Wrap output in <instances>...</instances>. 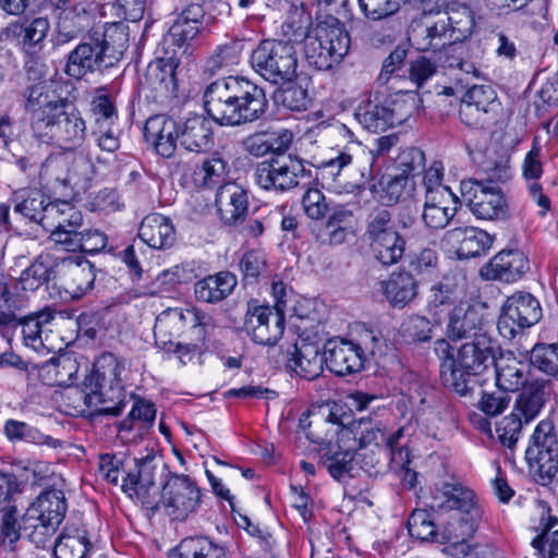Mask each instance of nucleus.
Segmentation results:
<instances>
[{
    "instance_id": "49530a36",
    "label": "nucleus",
    "mask_w": 558,
    "mask_h": 558,
    "mask_svg": "<svg viewBox=\"0 0 558 558\" xmlns=\"http://www.w3.org/2000/svg\"><path fill=\"white\" fill-rule=\"evenodd\" d=\"M354 116L365 130L373 133L385 132L392 128L385 102L365 100L357 106Z\"/></svg>"
},
{
    "instance_id": "f257e3e1",
    "label": "nucleus",
    "mask_w": 558,
    "mask_h": 558,
    "mask_svg": "<svg viewBox=\"0 0 558 558\" xmlns=\"http://www.w3.org/2000/svg\"><path fill=\"white\" fill-rule=\"evenodd\" d=\"M204 107L218 124L238 126L260 119L268 108L263 87L242 76H228L209 84Z\"/></svg>"
},
{
    "instance_id": "a878e982",
    "label": "nucleus",
    "mask_w": 558,
    "mask_h": 558,
    "mask_svg": "<svg viewBox=\"0 0 558 558\" xmlns=\"http://www.w3.org/2000/svg\"><path fill=\"white\" fill-rule=\"evenodd\" d=\"M529 270V260L518 250H505L496 254L481 270V277L486 280L513 282Z\"/></svg>"
},
{
    "instance_id": "b1692460",
    "label": "nucleus",
    "mask_w": 558,
    "mask_h": 558,
    "mask_svg": "<svg viewBox=\"0 0 558 558\" xmlns=\"http://www.w3.org/2000/svg\"><path fill=\"white\" fill-rule=\"evenodd\" d=\"M446 25L439 19L435 22L415 21L409 27L408 40L416 50L441 53L444 47L452 48L453 44Z\"/></svg>"
},
{
    "instance_id": "3c124183",
    "label": "nucleus",
    "mask_w": 558,
    "mask_h": 558,
    "mask_svg": "<svg viewBox=\"0 0 558 558\" xmlns=\"http://www.w3.org/2000/svg\"><path fill=\"white\" fill-rule=\"evenodd\" d=\"M437 322H432L425 316L411 315L399 327L400 337L408 343L428 342L433 339Z\"/></svg>"
},
{
    "instance_id": "bb28decb",
    "label": "nucleus",
    "mask_w": 558,
    "mask_h": 558,
    "mask_svg": "<svg viewBox=\"0 0 558 558\" xmlns=\"http://www.w3.org/2000/svg\"><path fill=\"white\" fill-rule=\"evenodd\" d=\"M458 198L450 189H440L425 195L422 220L426 228L445 229L458 210Z\"/></svg>"
},
{
    "instance_id": "5701e85b",
    "label": "nucleus",
    "mask_w": 558,
    "mask_h": 558,
    "mask_svg": "<svg viewBox=\"0 0 558 558\" xmlns=\"http://www.w3.org/2000/svg\"><path fill=\"white\" fill-rule=\"evenodd\" d=\"M324 362L338 376L354 374L364 366V349L349 340L330 341L324 352Z\"/></svg>"
},
{
    "instance_id": "1a4fd4ad",
    "label": "nucleus",
    "mask_w": 558,
    "mask_h": 558,
    "mask_svg": "<svg viewBox=\"0 0 558 558\" xmlns=\"http://www.w3.org/2000/svg\"><path fill=\"white\" fill-rule=\"evenodd\" d=\"M87 135V126L81 112L60 109L33 136L38 141L66 151L81 147Z\"/></svg>"
},
{
    "instance_id": "5fc2aeb1",
    "label": "nucleus",
    "mask_w": 558,
    "mask_h": 558,
    "mask_svg": "<svg viewBox=\"0 0 558 558\" xmlns=\"http://www.w3.org/2000/svg\"><path fill=\"white\" fill-rule=\"evenodd\" d=\"M23 533L36 547L44 548L50 542L59 525L44 518L25 512L22 515Z\"/></svg>"
},
{
    "instance_id": "dca6fc26",
    "label": "nucleus",
    "mask_w": 558,
    "mask_h": 558,
    "mask_svg": "<svg viewBox=\"0 0 558 558\" xmlns=\"http://www.w3.org/2000/svg\"><path fill=\"white\" fill-rule=\"evenodd\" d=\"M245 329L252 340L263 345H274L284 331V314L269 306L248 308L245 318Z\"/></svg>"
},
{
    "instance_id": "412c9836",
    "label": "nucleus",
    "mask_w": 558,
    "mask_h": 558,
    "mask_svg": "<svg viewBox=\"0 0 558 558\" xmlns=\"http://www.w3.org/2000/svg\"><path fill=\"white\" fill-rule=\"evenodd\" d=\"M428 506L433 511L469 512L481 510L473 490L459 482H444L430 490Z\"/></svg>"
},
{
    "instance_id": "423d86ee",
    "label": "nucleus",
    "mask_w": 558,
    "mask_h": 558,
    "mask_svg": "<svg viewBox=\"0 0 558 558\" xmlns=\"http://www.w3.org/2000/svg\"><path fill=\"white\" fill-rule=\"evenodd\" d=\"M329 424L337 426H345L347 424L330 412L326 418H318L308 424L307 438L322 446L319 450V463L325 466L329 474L337 481H341L345 474L353 476L352 472L355 466V452L351 450H340L331 444L333 434L337 428L328 429L322 433Z\"/></svg>"
},
{
    "instance_id": "2eb2a0df",
    "label": "nucleus",
    "mask_w": 558,
    "mask_h": 558,
    "mask_svg": "<svg viewBox=\"0 0 558 558\" xmlns=\"http://www.w3.org/2000/svg\"><path fill=\"white\" fill-rule=\"evenodd\" d=\"M190 324L197 332H203L198 315L192 310L168 308L160 313L155 322V343L163 351L170 352L174 347V340L184 331Z\"/></svg>"
},
{
    "instance_id": "a19ab883",
    "label": "nucleus",
    "mask_w": 558,
    "mask_h": 558,
    "mask_svg": "<svg viewBox=\"0 0 558 558\" xmlns=\"http://www.w3.org/2000/svg\"><path fill=\"white\" fill-rule=\"evenodd\" d=\"M68 504L62 490L49 488L44 490L25 512L54 522L60 525L65 517Z\"/></svg>"
},
{
    "instance_id": "ddd939ff",
    "label": "nucleus",
    "mask_w": 558,
    "mask_h": 558,
    "mask_svg": "<svg viewBox=\"0 0 558 558\" xmlns=\"http://www.w3.org/2000/svg\"><path fill=\"white\" fill-rule=\"evenodd\" d=\"M201 504V490L194 480L184 474H169L161 487V507L172 520L183 521Z\"/></svg>"
},
{
    "instance_id": "58836bf2",
    "label": "nucleus",
    "mask_w": 558,
    "mask_h": 558,
    "mask_svg": "<svg viewBox=\"0 0 558 558\" xmlns=\"http://www.w3.org/2000/svg\"><path fill=\"white\" fill-rule=\"evenodd\" d=\"M238 284L235 275L220 271L209 275L194 284V293L198 301L218 303L228 298Z\"/></svg>"
},
{
    "instance_id": "79ce46f5",
    "label": "nucleus",
    "mask_w": 558,
    "mask_h": 558,
    "mask_svg": "<svg viewBox=\"0 0 558 558\" xmlns=\"http://www.w3.org/2000/svg\"><path fill=\"white\" fill-rule=\"evenodd\" d=\"M92 548L87 531L83 527L66 525L58 536L54 548V558H86Z\"/></svg>"
},
{
    "instance_id": "20e7f679",
    "label": "nucleus",
    "mask_w": 558,
    "mask_h": 558,
    "mask_svg": "<svg viewBox=\"0 0 558 558\" xmlns=\"http://www.w3.org/2000/svg\"><path fill=\"white\" fill-rule=\"evenodd\" d=\"M351 38L337 19L325 21L304 38V56L310 66L329 71L339 65L350 50Z\"/></svg>"
},
{
    "instance_id": "4c0bfd02",
    "label": "nucleus",
    "mask_w": 558,
    "mask_h": 558,
    "mask_svg": "<svg viewBox=\"0 0 558 558\" xmlns=\"http://www.w3.org/2000/svg\"><path fill=\"white\" fill-rule=\"evenodd\" d=\"M90 13L81 4L62 10L58 15L56 45H64L77 38L90 25Z\"/></svg>"
},
{
    "instance_id": "f3484780",
    "label": "nucleus",
    "mask_w": 558,
    "mask_h": 558,
    "mask_svg": "<svg viewBox=\"0 0 558 558\" xmlns=\"http://www.w3.org/2000/svg\"><path fill=\"white\" fill-rule=\"evenodd\" d=\"M204 16L205 11L201 4H189L178 14L160 45L181 57L190 41L199 34Z\"/></svg>"
},
{
    "instance_id": "680f3d73",
    "label": "nucleus",
    "mask_w": 558,
    "mask_h": 558,
    "mask_svg": "<svg viewBox=\"0 0 558 558\" xmlns=\"http://www.w3.org/2000/svg\"><path fill=\"white\" fill-rule=\"evenodd\" d=\"M64 240L72 246L71 252H85L95 254L100 252L107 244L106 234L98 230L84 228L81 234L64 235Z\"/></svg>"
},
{
    "instance_id": "c9c22d12",
    "label": "nucleus",
    "mask_w": 558,
    "mask_h": 558,
    "mask_svg": "<svg viewBox=\"0 0 558 558\" xmlns=\"http://www.w3.org/2000/svg\"><path fill=\"white\" fill-rule=\"evenodd\" d=\"M380 288L393 307L403 308L416 298L418 284L410 271L400 270L383 280Z\"/></svg>"
},
{
    "instance_id": "7c9ffc66",
    "label": "nucleus",
    "mask_w": 558,
    "mask_h": 558,
    "mask_svg": "<svg viewBox=\"0 0 558 558\" xmlns=\"http://www.w3.org/2000/svg\"><path fill=\"white\" fill-rule=\"evenodd\" d=\"M493 365L496 371V385L504 391H517L526 386L530 364L518 359L513 352H501Z\"/></svg>"
},
{
    "instance_id": "6ab92c4d",
    "label": "nucleus",
    "mask_w": 558,
    "mask_h": 558,
    "mask_svg": "<svg viewBox=\"0 0 558 558\" xmlns=\"http://www.w3.org/2000/svg\"><path fill=\"white\" fill-rule=\"evenodd\" d=\"M494 241L488 232L475 227L452 228L445 232L441 244L454 252L460 259L486 253Z\"/></svg>"
},
{
    "instance_id": "4468645a",
    "label": "nucleus",
    "mask_w": 558,
    "mask_h": 558,
    "mask_svg": "<svg viewBox=\"0 0 558 558\" xmlns=\"http://www.w3.org/2000/svg\"><path fill=\"white\" fill-rule=\"evenodd\" d=\"M22 96L23 108L29 116L33 135L40 130L51 116L66 107V99L62 98L53 85L47 82L27 86Z\"/></svg>"
},
{
    "instance_id": "e433bc0d",
    "label": "nucleus",
    "mask_w": 558,
    "mask_h": 558,
    "mask_svg": "<svg viewBox=\"0 0 558 558\" xmlns=\"http://www.w3.org/2000/svg\"><path fill=\"white\" fill-rule=\"evenodd\" d=\"M180 144L190 151L201 153L213 144L210 122L201 114L186 118L180 125Z\"/></svg>"
},
{
    "instance_id": "a18cd8bd",
    "label": "nucleus",
    "mask_w": 558,
    "mask_h": 558,
    "mask_svg": "<svg viewBox=\"0 0 558 558\" xmlns=\"http://www.w3.org/2000/svg\"><path fill=\"white\" fill-rule=\"evenodd\" d=\"M56 278L53 262L49 255H39L22 271L20 283L25 291H36L38 288Z\"/></svg>"
},
{
    "instance_id": "774afa93",
    "label": "nucleus",
    "mask_w": 558,
    "mask_h": 558,
    "mask_svg": "<svg viewBox=\"0 0 558 558\" xmlns=\"http://www.w3.org/2000/svg\"><path fill=\"white\" fill-rule=\"evenodd\" d=\"M396 167L400 174H407L414 179L425 167V155L416 147L404 148L396 159Z\"/></svg>"
},
{
    "instance_id": "37998d69",
    "label": "nucleus",
    "mask_w": 558,
    "mask_h": 558,
    "mask_svg": "<svg viewBox=\"0 0 558 558\" xmlns=\"http://www.w3.org/2000/svg\"><path fill=\"white\" fill-rule=\"evenodd\" d=\"M359 160L348 150L338 151L336 157L329 160L322 161L317 166V180H322L323 185H327L330 189L340 190L345 189V182L343 179L347 169Z\"/></svg>"
},
{
    "instance_id": "c03bdc74",
    "label": "nucleus",
    "mask_w": 558,
    "mask_h": 558,
    "mask_svg": "<svg viewBox=\"0 0 558 558\" xmlns=\"http://www.w3.org/2000/svg\"><path fill=\"white\" fill-rule=\"evenodd\" d=\"M482 510L454 512L442 531V538L452 544H463L473 536L478 527Z\"/></svg>"
},
{
    "instance_id": "f704fd0d",
    "label": "nucleus",
    "mask_w": 558,
    "mask_h": 558,
    "mask_svg": "<svg viewBox=\"0 0 558 558\" xmlns=\"http://www.w3.org/2000/svg\"><path fill=\"white\" fill-rule=\"evenodd\" d=\"M11 201L15 215H20L31 222L43 225L50 201L41 190L36 187L16 190L13 192Z\"/></svg>"
},
{
    "instance_id": "ea45409f",
    "label": "nucleus",
    "mask_w": 558,
    "mask_h": 558,
    "mask_svg": "<svg viewBox=\"0 0 558 558\" xmlns=\"http://www.w3.org/2000/svg\"><path fill=\"white\" fill-rule=\"evenodd\" d=\"M106 62L95 43H83L69 54L65 72L71 77L81 78L88 72L107 68Z\"/></svg>"
},
{
    "instance_id": "aec40b11",
    "label": "nucleus",
    "mask_w": 558,
    "mask_h": 558,
    "mask_svg": "<svg viewBox=\"0 0 558 558\" xmlns=\"http://www.w3.org/2000/svg\"><path fill=\"white\" fill-rule=\"evenodd\" d=\"M324 353L317 343L300 339L286 352V368L300 378L313 380L323 373Z\"/></svg>"
},
{
    "instance_id": "cd10ccee",
    "label": "nucleus",
    "mask_w": 558,
    "mask_h": 558,
    "mask_svg": "<svg viewBox=\"0 0 558 558\" xmlns=\"http://www.w3.org/2000/svg\"><path fill=\"white\" fill-rule=\"evenodd\" d=\"M216 207L220 219L229 226L242 222L248 210L245 190L235 183L221 185L216 193Z\"/></svg>"
},
{
    "instance_id": "052dcab7",
    "label": "nucleus",
    "mask_w": 558,
    "mask_h": 558,
    "mask_svg": "<svg viewBox=\"0 0 558 558\" xmlns=\"http://www.w3.org/2000/svg\"><path fill=\"white\" fill-rule=\"evenodd\" d=\"M439 20L447 24L446 28L450 33L451 38H453V44L465 39L471 35L474 27L472 12L466 7L453 10L450 14L439 17Z\"/></svg>"
},
{
    "instance_id": "4be33fe9",
    "label": "nucleus",
    "mask_w": 558,
    "mask_h": 558,
    "mask_svg": "<svg viewBox=\"0 0 558 558\" xmlns=\"http://www.w3.org/2000/svg\"><path fill=\"white\" fill-rule=\"evenodd\" d=\"M54 319V312L46 308L22 318L17 317V322L11 327L21 326L25 345L37 352L44 349L51 351L53 345L50 338Z\"/></svg>"
},
{
    "instance_id": "09e8293b",
    "label": "nucleus",
    "mask_w": 558,
    "mask_h": 558,
    "mask_svg": "<svg viewBox=\"0 0 558 558\" xmlns=\"http://www.w3.org/2000/svg\"><path fill=\"white\" fill-rule=\"evenodd\" d=\"M242 40H231L216 48L205 63V72L211 75L239 64L243 51Z\"/></svg>"
},
{
    "instance_id": "6e6552de",
    "label": "nucleus",
    "mask_w": 558,
    "mask_h": 558,
    "mask_svg": "<svg viewBox=\"0 0 558 558\" xmlns=\"http://www.w3.org/2000/svg\"><path fill=\"white\" fill-rule=\"evenodd\" d=\"M305 171L303 160L296 155L277 154L256 165L254 180L265 191L282 193L295 189Z\"/></svg>"
},
{
    "instance_id": "c756f323",
    "label": "nucleus",
    "mask_w": 558,
    "mask_h": 558,
    "mask_svg": "<svg viewBox=\"0 0 558 558\" xmlns=\"http://www.w3.org/2000/svg\"><path fill=\"white\" fill-rule=\"evenodd\" d=\"M59 266L64 289L72 298L81 299L93 289L96 276L94 265L89 260L69 257Z\"/></svg>"
},
{
    "instance_id": "c85d7f7f",
    "label": "nucleus",
    "mask_w": 558,
    "mask_h": 558,
    "mask_svg": "<svg viewBox=\"0 0 558 558\" xmlns=\"http://www.w3.org/2000/svg\"><path fill=\"white\" fill-rule=\"evenodd\" d=\"M144 135L146 141L154 145L156 151L165 158L174 154L177 142L180 141L179 125L163 114L150 117L146 121Z\"/></svg>"
},
{
    "instance_id": "7ed1b4c3",
    "label": "nucleus",
    "mask_w": 558,
    "mask_h": 558,
    "mask_svg": "<svg viewBox=\"0 0 558 558\" xmlns=\"http://www.w3.org/2000/svg\"><path fill=\"white\" fill-rule=\"evenodd\" d=\"M122 369L123 366L114 354L102 353L95 369L83 381L85 404L97 408L104 414H121L125 407L124 395L119 386Z\"/></svg>"
},
{
    "instance_id": "13d9d810",
    "label": "nucleus",
    "mask_w": 558,
    "mask_h": 558,
    "mask_svg": "<svg viewBox=\"0 0 558 558\" xmlns=\"http://www.w3.org/2000/svg\"><path fill=\"white\" fill-rule=\"evenodd\" d=\"M392 128L405 122L416 108V97L410 92H399L385 101Z\"/></svg>"
},
{
    "instance_id": "de8ad7c7",
    "label": "nucleus",
    "mask_w": 558,
    "mask_h": 558,
    "mask_svg": "<svg viewBox=\"0 0 558 558\" xmlns=\"http://www.w3.org/2000/svg\"><path fill=\"white\" fill-rule=\"evenodd\" d=\"M50 29L47 17H36L25 24L13 23L7 27L8 33L22 36V44L26 51L39 47Z\"/></svg>"
},
{
    "instance_id": "e2e57ef3",
    "label": "nucleus",
    "mask_w": 558,
    "mask_h": 558,
    "mask_svg": "<svg viewBox=\"0 0 558 558\" xmlns=\"http://www.w3.org/2000/svg\"><path fill=\"white\" fill-rule=\"evenodd\" d=\"M530 363L548 375H556L558 373V345L535 344L531 351Z\"/></svg>"
},
{
    "instance_id": "603ef678",
    "label": "nucleus",
    "mask_w": 558,
    "mask_h": 558,
    "mask_svg": "<svg viewBox=\"0 0 558 558\" xmlns=\"http://www.w3.org/2000/svg\"><path fill=\"white\" fill-rule=\"evenodd\" d=\"M15 284L0 275V327H11L17 322L16 312L22 308V299L13 292Z\"/></svg>"
},
{
    "instance_id": "864d4df0",
    "label": "nucleus",
    "mask_w": 558,
    "mask_h": 558,
    "mask_svg": "<svg viewBox=\"0 0 558 558\" xmlns=\"http://www.w3.org/2000/svg\"><path fill=\"white\" fill-rule=\"evenodd\" d=\"M544 405V390L541 385L533 383L523 387L519 395L513 412L518 413L525 423L531 422Z\"/></svg>"
},
{
    "instance_id": "bf43d9fd",
    "label": "nucleus",
    "mask_w": 558,
    "mask_h": 558,
    "mask_svg": "<svg viewBox=\"0 0 558 558\" xmlns=\"http://www.w3.org/2000/svg\"><path fill=\"white\" fill-rule=\"evenodd\" d=\"M23 522L19 521L15 507L4 509L0 520V548L8 551L16 549L21 539Z\"/></svg>"
},
{
    "instance_id": "69168bd1",
    "label": "nucleus",
    "mask_w": 558,
    "mask_h": 558,
    "mask_svg": "<svg viewBox=\"0 0 558 558\" xmlns=\"http://www.w3.org/2000/svg\"><path fill=\"white\" fill-rule=\"evenodd\" d=\"M415 187L414 179L407 174H396L384 186L383 198L389 204H396L412 195Z\"/></svg>"
},
{
    "instance_id": "4d7b16f0",
    "label": "nucleus",
    "mask_w": 558,
    "mask_h": 558,
    "mask_svg": "<svg viewBox=\"0 0 558 558\" xmlns=\"http://www.w3.org/2000/svg\"><path fill=\"white\" fill-rule=\"evenodd\" d=\"M180 558H226L225 548L207 537L183 539L179 545Z\"/></svg>"
},
{
    "instance_id": "f8f14e48",
    "label": "nucleus",
    "mask_w": 558,
    "mask_h": 558,
    "mask_svg": "<svg viewBox=\"0 0 558 558\" xmlns=\"http://www.w3.org/2000/svg\"><path fill=\"white\" fill-rule=\"evenodd\" d=\"M542 318L539 302L527 292L512 294L505 302L498 318L500 336L511 340Z\"/></svg>"
},
{
    "instance_id": "393cba45",
    "label": "nucleus",
    "mask_w": 558,
    "mask_h": 558,
    "mask_svg": "<svg viewBox=\"0 0 558 558\" xmlns=\"http://www.w3.org/2000/svg\"><path fill=\"white\" fill-rule=\"evenodd\" d=\"M156 60L149 63L145 83L155 92L163 95L175 88V70L180 63V56L174 50L165 49L158 45Z\"/></svg>"
},
{
    "instance_id": "6e6d98bb",
    "label": "nucleus",
    "mask_w": 558,
    "mask_h": 558,
    "mask_svg": "<svg viewBox=\"0 0 558 558\" xmlns=\"http://www.w3.org/2000/svg\"><path fill=\"white\" fill-rule=\"evenodd\" d=\"M90 112L99 129L111 126L118 119V111L112 97L107 93V87L96 89L90 100Z\"/></svg>"
},
{
    "instance_id": "f03ea898",
    "label": "nucleus",
    "mask_w": 558,
    "mask_h": 558,
    "mask_svg": "<svg viewBox=\"0 0 558 558\" xmlns=\"http://www.w3.org/2000/svg\"><path fill=\"white\" fill-rule=\"evenodd\" d=\"M499 347L488 335H478L463 343L453 353V348L445 339L434 342V352L440 360L442 385L460 396L470 395L482 375L496 359Z\"/></svg>"
},
{
    "instance_id": "a211bd4d",
    "label": "nucleus",
    "mask_w": 558,
    "mask_h": 558,
    "mask_svg": "<svg viewBox=\"0 0 558 558\" xmlns=\"http://www.w3.org/2000/svg\"><path fill=\"white\" fill-rule=\"evenodd\" d=\"M137 472L129 473L122 489L131 498H135L144 508L157 511L161 507V490L156 486L151 460L145 459L136 463Z\"/></svg>"
},
{
    "instance_id": "338daca9",
    "label": "nucleus",
    "mask_w": 558,
    "mask_h": 558,
    "mask_svg": "<svg viewBox=\"0 0 558 558\" xmlns=\"http://www.w3.org/2000/svg\"><path fill=\"white\" fill-rule=\"evenodd\" d=\"M277 100L287 109L292 111H305L311 105L308 92L301 85H289L279 90Z\"/></svg>"
},
{
    "instance_id": "9b49d317",
    "label": "nucleus",
    "mask_w": 558,
    "mask_h": 558,
    "mask_svg": "<svg viewBox=\"0 0 558 558\" xmlns=\"http://www.w3.org/2000/svg\"><path fill=\"white\" fill-rule=\"evenodd\" d=\"M460 191L477 219L506 220L510 217L508 202L496 183L468 179L461 182Z\"/></svg>"
},
{
    "instance_id": "8fccbe9b",
    "label": "nucleus",
    "mask_w": 558,
    "mask_h": 558,
    "mask_svg": "<svg viewBox=\"0 0 558 558\" xmlns=\"http://www.w3.org/2000/svg\"><path fill=\"white\" fill-rule=\"evenodd\" d=\"M83 222L82 213L66 201L50 202L46 208V217L43 227L46 229H58L59 227H71Z\"/></svg>"
},
{
    "instance_id": "9d476101",
    "label": "nucleus",
    "mask_w": 558,
    "mask_h": 558,
    "mask_svg": "<svg viewBox=\"0 0 558 558\" xmlns=\"http://www.w3.org/2000/svg\"><path fill=\"white\" fill-rule=\"evenodd\" d=\"M530 472L542 485L553 483L558 468V441L554 426L549 421H542L532 435L531 444L525 450Z\"/></svg>"
},
{
    "instance_id": "473e14b6",
    "label": "nucleus",
    "mask_w": 558,
    "mask_h": 558,
    "mask_svg": "<svg viewBox=\"0 0 558 558\" xmlns=\"http://www.w3.org/2000/svg\"><path fill=\"white\" fill-rule=\"evenodd\" d=\"M448 338L452 341L474 339L478 335H488L483 330V315L474 306H457L449 314Z\"/></svg>"
},
{
    "instance_id": "72a5a7b5",
    "label": "nucleus",
    "mask_w": 558,
    "mask_h": 558,
    "mask_svg": "<svg viewBox=\"0 0 558 558\" xmlns=\"http://www.w3.org/2000/svg\"><path fill=\"white\" fill-rule=\"evenodd\" d=\"M138 236L151 248L166 250L173 245L175 231L169 218L160 214H150L142 220Z\"/></svg>"
},
{
    "instance_id": "0e129e2a",
    "label": "nucleus",
    "mask_w": 558,
    "mask_h": 558,
    "mask_svg": "<svg viewBox=\"0 0 558 558\" xmlns=\"http://www.w3.org/2000/svg\"><path fill=\"white\" fill-rule=\"evenodd\" d=\"M409 534L420 541H433L437 536L434 521L423 509L414 510L408 519Z\"/></svg>"
},
{
    "instance_id": "39448f33",
    "label": "nucleus",
    "mask_w": 558,
    "mask_h": 558,
    "mask_svg": "<svg viewBox=\"0 0 558 558\" xmlns=\"http://www.w3.org/2000/svg\"><path fill=\"white\" fill-rule=\"evenodd\" d=\"M252 69L272 85L292 84L299 76L295 46L288 40L264 39L253 49Z\"/></svg>"
},
{
    "instance_id": "2f4dec72",
    "label": "nucleus",
    "mask_w": 558,
    "mask_h": 558,
    "mask_svg": "<svg viewBox=\"0 0 558 558\" xmlns=\"http://www.w3.org/2000/svg\"><path fill=\"white\" fill-rule=\"evenodd\" d=\"M92 41L98 47L99 53L107 60L106 66L119 61L129 47L126 26L120 22L108 23L102 29H95Z\"/></svg>"
},
{
    "instance_id": "0eeeda50",
    "label": "nucleus",
    "mask_w": 558,
    "mask_h": 558,
    "mask_svg": "<svg viewBox=\"0 0 558 558\" xmlns=\"http://www.w3.org/2000/svg\"><path fill=\"white\" fill-rule=\"evenodd\" d=\"M366 236L374 257L384 266L397 264L405 251V240L395 229L387 208H376L368 217Z\"/></svg>"
}]
</instances>
